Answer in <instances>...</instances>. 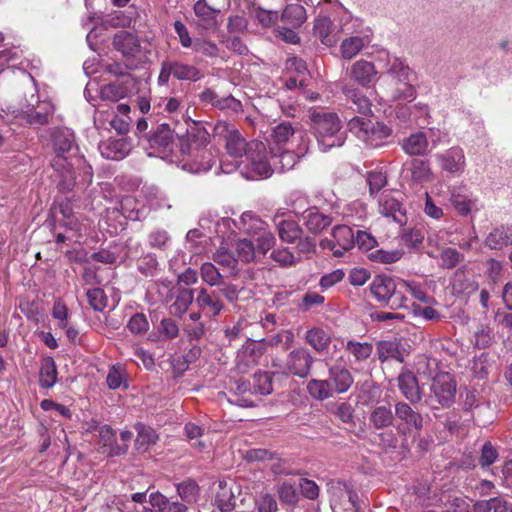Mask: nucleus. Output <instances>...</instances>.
<instances>
[{
    "mask_svg": "<svg viewBox=\"0 0 512 512\" xmlns=\"http://www.w3.org/2000/svg\"><path fill=\"white\" fill-rule=\"evenodd\" d=\"M352 81L363 88H371L379 79V72L374 63L360 59L355 61L349 70Z\"/></svg>",
    "mask_w": 512,
    "mask_h": 512,
    "instance_id": "a211bd4d",
    "label": "nucleus"
},
{
    "mask_svg": "<svg viewBox=\"0 0 512 512\" xmlns=\"http://www.w3.org/2000/svg\"><path fill=\"white\" fill-rule=\"evenodd\" d=\"M114 47L126 56H135L140 49L138 38L127 31H120L113 39Z\"/></svg>",
    "mask_w": 512,
    "mask_h": 512,
    "instance_id": "c85d7f7f",
    "label": "nucleus"
},
{
    "mask_svg": "<svg viewBox=\"0 0 512 512\" xmlns=\"http://www.w3.org/2000/svg\"><path fill=\"white\" fill-rule=\"evenodd\" d=\"M170 76L182 81H197L201 78L199 69L193 65L180 61H163L158 76L160 85H166Z\"/></svg>",
    "mask_w": 512,
    "mask_h": 512,
    "instance_id": "9b49d317",
    "label": "nucleus"
},
{
    "mask_svg": "<svg viewBox=\"0 0 512 512\" xmlns=\"http://www.w3.org/2000/svg\"><path fill=\"white\" fill-rule=\"evenodd\" d=\"M194 13L198 24L205 29L216 27L218 25V17L221 15L220 11L208 4L206 5L201 0L194 4Z\"/></svg>",
    "mask_w": 512,
    "mask_h": 512,
    "instance_id": "cd10ccee",
    "label": "nucleus"
},
{
    "mask_svg": "<svg viewBox=\"0 0 512 512\" xmlns=\"http://www.w3.org/2000/svg\"><path fill=\"white\" fill-rule=\"evenodd\" d=\"M170 242V236L164 229H155L148 235V243L150 247L164 250Z\"/></svg>",
    "mask_w": 512,
    "mask_h": 512,
    "instance_id": "bf43d9fd",
    "label": "nucleus"
},
{
    "mask_svg": "<svg viewBox=\"0 0 512 512\" xmlns=\"http://www.w3.org/2000/svg\"><path fill=\"white\" fill-rule=\"evenodd\" d=\"M311 120L320 149L323 152L344 144L345 135L341 132V121L335 113H312Z\"/></svg>",
    "mask_w": 512,
    "mask_h": 512,
    "instance_id": "0eeeda50",
    "label": "nucleus"
},
{
    "mask_svg": "<svg viewBox=\"0 0 512 512\" xmlns=\"http://www.w3.org/2000/svg\"><path fill=\"white\" fill-rule=\"evenodd\" d=\"M449 202L455 212L463 217L479 211L477 198L467 190L466 186L449 187Z\"/></svg>",
    "mask_w": 512,
    "mask_h": 512,
    "instance_id": "dca6fc26",
    "label": "nucleus"
},
{
    "mask_svg": "<svg viewBox=\"0 0 512 512\" xmlns=\"http://www.w3.org/2000/svg\"><path fill=\"white\" fill-rule=\"evenodd\" d=\"M355 245V234L353 230L346 225H339L333 228L332 238L323 239L320 242L322 249L332 251L335 257H341L346 251L352 249Z\"/></svg>",
    "mask_w": 512,
    "mask_h": 512,
    "instance_id": "ddd939ff",
    "label": "nucleus"
},
{
    "mask_svg": "<svg viewBox=\"0 0 512 512\" xmlns=\"http://www.w3.org/2000/svg\"><path fill=\"white\" fill-rule=\"evenodd\" d=\"M314 359L310 352L303 347L293 349L289 352L284 369L288 374L305 378L309 375Z\"/></svg>",
    "mask_w": 512,
    "mask_h": 512,
    "instance_id": "2eb2a0df",
    "label": "nucleus"
},
{
    "mask_svg": "<svg viewBox=\"0 0 512 512\" xmlns=\"http://www.w3.org/2000/svg\"><path fill=\"white\" fill-rule=\"evenodd\" d=\"M209 142L210 134L203 126L197 124L188 130L186 135L179 137L180 167L192 174L209 171L214 163L212 152L206 149Z\"/></svg>",
    "mask_w": 512,
    "mask_h": 512,
    "instance_id": "f257e3e1",
    "label": "nucleus"
},
{
    "mask_svg": "<svg viewBox=\"0 0 512 512\" xmlns=\"http://www.w3.org/2000/svg\"><path fill=\"white\" fill-rule=\"evenodd\" d=\"M354 383L351 372L339 365H331L328 369L327 379H311L307 382L309 395L318 401H323L334 396L347 392Z\"/></svg>",
    "mask_w": 512,
    "mask_h": 512,
    "instance_id": "20e7f679",
    "label": "nucleus"
},
{
    "mask_svg": "<svg viewBox=\"0 0 512 512\" xmlns=\"http://www.w3.org/2000/svg\"><path fill=\"white\" fill-rule=\"evenodd\" d=\"M309 139L307 134L291 122H281L275 126L270 135L268 146L270 153L281 154L286 151L297 153V160L308 151Z\"/></svg>",
    "mask_w": 512,
    "mask_h": 512,
    "instance_id": "423d86ee",
    "label": "nucleus"
},
{
    "mask_svg": "<svg viewBox=\"0 0 512 512\" xmlns=\"http://www.w3.org/2000/svg\"><path fill=\"white\" fill-rule=\"evenodd\" d=\"M99 442L104 448H107L109 455H121L127 450V445L117 446L114 445L115 432L107 425H103L98 429Z\"/></svg>",
    "mask_w": 512,
    "mask_h": 512,
    "instance_id": "ea45409f",
    "label": "nucleus"
},
{
    "mask_svg": "<svg viewBox=\"0 0 512 512\" xmlns=\"http://www.w3.org/2000/svg\"><path fill=\"white\" fill-rule=\"evenodd\" d=\"M431 395L443 407H449L455 400L456 383L448 372H439L431 384Z\"/></svg>",
    "mask_w": 512,
    "mask_h": 512,
    "instance_id": "4468645a",
    "label": "nucleus"
},
{
    "mask_svg": "<svg viewBox=\"0 0 512 512\" xmlns=\"http://www.w3.org/2000/svg\"><path fill=\"white\" fill-rule=\"evenodd\" d=\"M378 358L381 362L394 359L398 362H403V353L399 349L396 341H381L377 345Z\"/></svg>",
    "mask_w": 512,
    "mask_h": 512,
    "instance_id": "79ce46f5",
    "label": "nucleus"
},
{
    "mask_svg": "<svg viewBox=\"0 0 512 512\" xmlns=\"http://www.w3.org/2000/svg\"><path fill=\"white\" fill-rule=\"evenodd\" d=\"M192 48L195 52L202 53L209 57L217 56L219 52V49L214 42L201 38L194 40Z\"/></svg>",
    "mask_w": 512,
    "mask_h": 512,
    "instance_id": "338daca9",
    "label": "nucleus"
},
{
    "mask_svg": "<svg viewBox=\"0 0 512 512\" xmlns=\"http://www.w3.org/2000/svg\"><path fill=\"white\" fill-rule=\"evenodd\" d=\"M485 244L490 249L499 250L512 244V226L495 228L486 237Z\"/></svg>",
    "mask_w": 512,
    "mask_h": 512,
    "instance_id": "2f4dec72",
    "label": "nucleus"
},
{
    "mask_svg": "<svg viewBox=\"0 0 512 512\" xmlns=\"http://www.w3.org/2000/svg\"><path fill=\"white\" fill-rule=\"evenodd\" d=\"M210 96V100L212 101V104L221 109V110H229L234 113H238L242 111V104L239 100L232 96L227 97H218L214 95L213 93H208Z\"/></svg>",
    "mask_w": 512,
    "mask_h": 512,
    "instance_id": "603ef678",
    "label": "nucleus"
},
{
    "mask_svg": "<svg viewBox=\"0 0 512 512\" xmlns=\"http://www.w3.org/2000/svg\"><path fill=\"white\" fill-rule=\"evenodd\" d=\"M278 496L281 502L288 505H295L299 499L296 487L290 482H283L279 486Z\"/></svg>",
    "mask_w": 512,
    "mask_h": 512,
    "instance_id": "680f3d73",
    "label": "nucleus"
},
{
    "mask_svg": "<svg viewBox=\"0 0 512 512\" xmlns=\"http://www.w3.org/2000/svg\"><path fill=\"white\" fill-rule=\"evenodd\" d=\"M129 93L128 81L110 83L102 86L100 89L101 99L111 102H118L127 97Z\"/></svg>",
    "mask_w": 512,
    "mask_h": 512,
    "instance_id": "4c0bfd02",
    "label": "nucleus"
},
{
    "mask_svg": "<svg viewBox=\"0 0 512 512\" xmlns=\"http://www.w3.org/2000/svg\"><path fill=\"white\" fill-rule=\"evenodd\" d=\"M132 144L127 138L108 139L99 145L101 155L111 160H121L131 151Z\"/></svg>",
    "mask_w": 512,
    "mask_h": 512,
    "instance_id": "4be33fe9",
    "label": "nucleus"
},
{
    "mask_svg": "<svg viewBox=\"0 0 512 512\" xmlns=\"http://www.w3.org/2000/svg\"><path fill=\"white\" fill-rule=\"evenodd\" d=\"M214 503L222 512L233 510L235 506V496L232 491V483L226 480H219L217 482Z\"/></svg>",
    "mask_w": 512,
    "mask_h": 512,
    "instance_id": "393cba45",
    "label": "nucleus"
},
{
    "mask_svg": "<svg viewBox=\"0 0 512 512\" xmlns=\"http://www.w3.org/2000/svg\"><path fill=\"white\" fill-rule=\"evenodd\" d=\"M349 130L366 146L380 147L392 134V129L382 122L354 117L348 122Z\"/></svg>",
    "mask_w": 512,
    "mask_h": 512,
    "instance_id": "6e6552de",
    "label": "nucleus"
},
{
    "mask_svg": "<svg viewBox=\"0 0 512 512\" xmlns=\"http://www.w3.org/2000/svg\"><path fill=\"white\" fill-rule=\"evenodd\" d=\"M260 357V349H258L254 343L248 344L247 346L239 350L237 354V369L240 372L245 373L249 367L258 364Z\"/></svg>",
    "mask_w": 512,
    "mask_h": 512,
    "instance_id": "473e14b6",
    "label": "nucleus"
},
{
    "mask_svg": "<svg viewBox=\"0 0 512 512\" xmlns=\"http://www.w3.org/2000/svg\"><path fill=\"white\" fill-rule=\"evenodd\" d=\"M280 19L292 28L300 27L307 19V13L300 0H285Z\"/></svg>",
    "mask_w": 512,
    "mask_h": 512,
    "instance_id": "412c9836",
    "label": "nucleus"
},
{
    "mask_svg": "<svg viewBox=\"0 0 512 512\" xmlns=\"http://www.w3.org/2000/svg\"><path fill=\"white\" fill-rule=\"evenodd\" d=\"M333 23L327 16L319 15L314 22V35L326 46H333L336 39L331 35Z\"/></svg>",
    "mask_w": 512,
    "mask_h": 512,
    "instance_id": "58836bf2",
    "label": "nucleus"
},
{
    "mask_svg": "<svg viewBox=\"0 0 512 512\" xmlns=\"http://www.w3.org/2000/svg\"><path fill=\"white\" fill-rule=\"evenodd\" d=\"M494 336L489 326L481 325L474 334V344L478 348L489 347L493 342Z\"/></svg>",
    "mask_w": 512,
    "mask_h": 512,
    "instance_id": "0e129e2a",
    "label": "nucleus"
},
{
    "mask_svg": "<svg viewBox=\"0 0 512 512\" xmlns=\"http://www.w3.org/2000/svg\"><path fill=\"white\" fill-rule=\"evenodd\" d=\"M89 305L95 311H103L107 306V298L100 288L89 289L86 293Z\"/></svg>",
    "mask_w": 512,
    "mask_h": 512,
    "instance_id": "052dcab7",
    "label": "nucleus"
},
{
    "mask_svg": "<svg viewBox=\"0 0 512 512\" xmlns=\"http://www.w3.org/2000/svg\"><path fill=\"white\" fill-rule=\"evenodd\" d=\"M378 210L382 216L392 218L393 221L400 225L406 223L405 209L392 192L384 191L381 193L378 200Z\"/></svg>",
    "mask_w": 512,
    "mask_h": 512,
    "instance_id": "aec40b11",
    "label": "nucleus"
},
{
    "mask_svg": "<svg viewBox=\"0 0 512 512\" xmlns=\"http://www.w3.org/2000/svg\"><path fill=\"white\" fill-rule=\"evenodd\" d=\"M369 35L350 36L345 38L340 44V53L342 58L351 60L356 57L362 49L369 44Z\"/></svg>",
    "mask_w": 512,
    "mask_h": 512,
    "instance_id": "c756f323",
    "label": "nucleus"
},
{
    "mask_svg": "<svg viewBox=\"0 0 512 512\" xmlns=\"http://www.w3.org/2000/svg\"><path fill=\"white\" fill-rule=\"evenodd\" d=\"M342 92L346 100L352 104L351 108L355 112L363 115H368L372 112L371 101L362 90L353 85L345 84L342 86Z\"/></svg>",
    "mask_w": 512,
    "mask_h": 512,
    "instance_id": "5701e85b",
    "label": "nucleus"
},
{
    "mask_svg": "<svg viewBox=\"0 0 512 512\" xmlns=\"http://www.w3.org/2000/svg\"><path fill=\"white\" fill-rule=\"evenodd\" d=\"M270 257L283 267L292 266L296 263V258L287 248L275 249Z\"/></svg>",
    "mask_w": 512,
    "mask_h": 512,
    "instance_id": "774afa93",
    "label": "nucleus"
},
{
    "mask_svg": "<svg viewBox=\"0 0 512 512\" xmlns=\"http://www.w3.org/2000/svg\"><path fill=\"white\" fill-rule=\"evenodd\" d=\"M432 170L426 160L414 159L411 162V176L416 182H427L432 179Z\"/></svg>",
    "mask_w": 512,
    "mask_h": 512,
    "instance_id": "8fccbe9b",
    "label": "nucleus"
},
{
    "mask_svg": "<svg viewBox=\"0 0 512 512\" xmlns=\"http://www.w3.org/2000/svg\"><path fill=\"white\" fill-rule=\"evenodd\" d=\"M107 385L110 389H119L121 386L127 388V371L124 366L120 364L113 365L107 374Z\"/></svg>",
    "mask_w": 512,
    "mask_h": 512,
    "instance_id": "37998d69",
    "label": "nucleus"
},
{
    "mask_svg": "<svg viewBox=\"0 0 512 512\" xmlns=\"http://www.w3.org/2000/svg\"><path fill=\"white\" fill-rule=\"evenodd\" d=\"M127 328L133 334H145L149 330V322L144 314H134L127 323Z\"/></svg>",
    "mask_w": 512,
    "mask_h": 512,
    "instance_id": "e2e57ef3",
    "label": "nucleus"
},
{
    "mask_svg": "<svg viewBox=\"0 0 512 512\" xmlns=\"http://www.w3.org/2000/svg\"><path fill=\"white\" fill-rule=\"evenodd\" d=\"M235 254L238 261L250 263L257 257L256 248L251 240L240 239L235 244Z\"/></svg>",
    "mask_w": 512,
    "mask_h": 512,
    "instance_id": "a18cd8bd",
    "label": "nucleus"
},
{
    "mask_svg": "<svg viewBox=\"0 0 512 512\" xmlns=\"http://www.w3.org/2000/svg\"><path fill=\"white\" fill-rule=\"evenodd\" d=\"M57 380V368L54 360L48 358L42 364L39 374V382L43 388H51Z\"/></svg>",
    "mask_w": 512,
    "mask_h": 512,
    "instance_id": "c03bdc74",
    "label": "nucleus"
},
{
    "mask_svg": "<svg viewBox=\"0 0 512 512\" xmlns=\"http://www.w3.org/2000/svg\"><path fill=\"white\" fill-rule=\"evenodd\" d=\"M398 387L403 396L411 403H417L421 400L417 378L411 371L404 370L399 374Z\"/></svg>",
    "mask_w": 512,
    "mask_h": 512,
    "instance_id": "b1692460",
    "label": "nucleus"
},
{
    "mask_svg": "<svg viewBox=\"0 0 512 512\" xmlns=\"http://www.w3.org/2000/svg\"><path fill=\"white\" fill-rule=\"evenodd\" d=\"M331 508L333 512H358V496L353 489L345 482L330 484Z\"/></svg>",
    "mask_w": 512,
    "mask_h": 512,
    "instance_id": "9d476101",
    "label": "nucleus"
},
{
    "mask_svg": "<svg viewBox=\"0 0 512 512\" xmlns=\"http://www.w3.org/2000/svg\"><path fill=\"white\" fill-rule=\"evenodd\" d=\"M394 415L389 407H376L371 415L370 421L376 429H382L392 424Z\"/></svg>",
    "mask_w": 512,
    "mask_h": 512,
    "instance_id": "de8ad7c7",
    "label": "nucleus"
},
{
    "mask_svg": "<svg viewBox=\"0 0 512 512\" xmlns=\"http://www.w3.org/2000/svg\"><path fill=\"white\" fill-rule=\"evenodd\" d=\"M201 278L210 286H216L221 283L222 276L218 269L210 262H205L200 268Z\"/></svg>",
    "mask_w": 512,
    "mask_h": 512,
    "instance_id": "13d9d810",
    "label": "nucleus"
},
{
    "mask_svg": "<svg viewBox=\"0 0 512 512\" xmlns=\"http://www.w3.org/2000/svg\"><path fill=\"white\" fill-rule=\"evenodd\" d=\"M371 293L380 302L389 303L392 301V307H403L406 300L404 296H399L398 282L388 276H377L374 278L371 287Z\"/></svg>",
    "mask_w": 512,
    "mask_h": 512,
    "instance_id": "f8f14e48",
    "label": "nucleus"
},
{
    "mask_svg": "<svg viewBox=\"0 0 512 512\" xmlns=\"http://www.w3.org/2000/svg\"><path fill=\"white\" fill-rule=\"evenodd\" d=\"M55 158L53 168L59 172L62 180L59 185L63 190H71L75 184L73 164L68 161V154L74 148V134L69 129H57L52 133Z\"/></svg>",
    "mask_w": 512,
    "mask_h": 512,
    "instance_id": "39448f33",
    "label": "nucleus"
},
{
    "mask_svg": "<svg viewBox=\"0 0 512 512\" xmlns=\"http://www.w3.org/2000/svg\"><path fill=\"white\" fill-rule=\"evenodd\" d=\"M137 431L136 446L139 450L146 451L150 445L155 444L158 440V435L151 427L138 425Z\"/></svg>",
    "mask_w": 512,
    "mask_h": 512,
    "instance_id": "3c124183",
    "label": "nucleus"
},
{
    "mask_svg": "<svg viewBox=\"0 0 512 512\" xmlns=\"http://www.w3.org/2000/svg\"><path fill=\"white\" fill-rule=\"evenodd\" d=\"M376 61L389 65L385 73L392 78L396 85L391 93V98L393 100L412 101L416 96V90L412 85L414 72L408 64L403 59L392 56L386 50L377 53Z\"/></svg>",
    "mask_w": 512,
    "mask_h": 512,
    "instance_id": "7ed1b4c3",
    "label": "nucleus"
},
{
    "mask_svg": "<svg viewBox=\"0 0 512 512\" xmlns=\"http://www.w3.org/2000/svg\"><path fill=\"white\" fill-rule=\"evenodd\" d=\"M297 153L284 151L281 154L270 153V148L260 141H253L249 145L246 156L247 165L245 177L247 179L268 178L277 171L289 170L297 162Z\"/></svg>",
    "mask_w": 512,
    "mask_h": 512,
    "instance_id": "f03ea898",
    "label": "nucleus"
},
{
    "mask_svg": "<svg viewBox=\"0 0 512 512\" xmlns=\"http://www.w3.org/2000/svg\"><path fill=\"white\" fill-rule=\"evenodd\" d=\"M194 299V293L192 289H182L176 296L174 303L171 305V313L174 315L184 314Z\"/></svg>",
    "mask_w": 512,
    "mask_h": 512,
    "instance_id": "09e8293b",
    "label": "nucleus"
},
{
    "mask_svg": "<svg viewBox=\"0 0 512 512\" xmlns=\"http://www.w3.org/2000/svg\"><path fill=\"white\" fill-rule=\"evenodd\" d=\"M403 252L401 250H383L377 249L371 251L369 254V259L382 264H392L401 259Z\"/></svg>",
    "mask_w": 512,
    "mask_h": 512,
    "instance_id": "864d4df0",
    "label": "nucleus"
},
{
    "mask_svg": "<svg viewBox=\"0 0 512 512\" xmlns=\"http://www.w3.org/2000/svg\"><path fill=\"white\" fill-rule=\"evenodd\" d=\"M396 417L404 422L407 427L421 430L423 426V418L420 413L414 411L407 403L398 402L395 405Z\"/></svg>",
    "mask_w": 512,
    "mask_h": 512,
    "instance_id": "7c9ffc66",
    "label": "nucleus"
},
{
    "mask_svg": "<svg viewBox=\"0 0 512 512\" xmlns=\"http://www.w3.org/2000/svg\"><path fill=\"white\" fill-rule=\"evenodd\" d=\"M398 293L399 296H403V293H409L421 303L431 304L434 302V299L427 294L425 285L415 280L400 279L398 281Z\"/></svg>",
    "mask_w": 512,
    "mask_h": 512,
    "instance_id": "bb28decb",
    "label": "nucleus"
},
{
    "mask_svg": "<svg viewBox=\"0 0 512 512\" xmlns=\"http://www.w3.org/2000/svg\"><path fill=\"white\" fill-rule=\"evenodd\" d=\"M196 304L205 315L215 317L220 314L223 304L215 293H210L206 288H201L196 297Z\"/></svg>",
    "mask_w": 512,
    "mask_h": 512,
    "instance_id": "a878e982",
    "label": "nucleus"
},
{
    "mask_svg": "<svg viewBox=\"0 0 512 512\" xmlns=\"http://www.w3.org/2000/svg\"><path fill=\"white\" fill-rule=\"evenodd\" d=\"M177 493L180 496V498L188 503H195L200 494V488L198 484L193 480H186L182 483L177 484Z\"/></svg>",
    "mask_w": 512,
    "mask_h": 512,
    "instance_id": "49530a36",
    "label": "nucleus"
},
{
    "mask_svg": "<svg viewBox=\"0 0 512 512\" xmlns=\"http://www.w3.org/2000/svg\"><path fill=\"white\" fill-rule=\"evenodd\" d=\"M305 340L317 353L324 354L328 350L331 336L323 329L314 327L306 332Z\"/></svg>",
    "mask_w": 512,
    "mask_h": 512,
    "instance_id": "f704fd0d",
    "label": "nucleus"
},
{
    "mask_svg": "<svg viewBox=\"0 0 512 512\" xmlns=\"http://www.w3.org/2000/svg\"><path fill=\"white\" fill-rule=\"evenodd\" d=\"M367 183L369 185V193L373 196L387 184V177L381 171H371L367 175Z\"/></svg>",
    "mask_w": 512,
    "mask_h": 512,
    "instance_id": "69168bd1",
    "label": "nucleus"
},
{
    "mask_svg": "<svg viewBox=\"0 0 512 512\" xmlns=\"http://www.w3.org/2000/svg\"><path fill=\"white\" fill-rule=\"evenodd\" d=\"M214 137L224 143L228 155L233 158L247 156L249 145L238 128L226 121H218L213 129Z\"/></svg>",
    "mask_w": 512,
    "mask_h": 512,
    "instance_id": "1a4fd4ad",
    "label": "nucleus"
},
{
    "mask_svg": "<svg viewBox=\"0 0 512 512\" xmlns=\"http://www.w3.org/2000/svg\"><path fill=\"white\" fill-rule=\"evenodd\" d=\"M253 390L261 395H268L272 392V378L267 372L254 374Z\"/></svg>",
    "mask_w": 512,
    "mask_h": 512,
    "instance_id": "4d7b16f0",
    "label": "nucleus"
},
{
    "mask_svg": "<svg viewBox=\"0 0 512 512\" xmlns=\"http://www.w3.org/2000/svg\"><path fill=\"white\" fill-rule=\"evenodd\" d=\"M428 140L423 132L411 134L402 142V149L411 156L424 155L428 152Z\"/></svg>",
    "mask_w": 512,
    "mask_h": 512,
    "instance_id": "72a5a7b5",
    "label": "nucleus"
},
{
    "mask_svg": "<svg viewBox=\"0 0 512 512\" xmlns=\"http://www.w3.org/2000/svg\"><path fill=\"white\" fill-rule=\"evenodd\" d=\"M332 223V219L329 215L319 212L315 209L307 211L305 216V226L308 231L312 234H319Z\"/></svg>",
    "mask_w": 512,
    "mask_h": 512,
    "instance_id": "c9c22d12",
    "label": "nucleus"
},
{
    "mask_svg": "<svg viewBox=\"0 0 512 512\" xmlns=\"http://www.w3.org/2000/svg\"><path fill=\"white\" fill-rule=\"evenodd\" d=\"M279 238L287 243L300 239L302 228L293 220H280L276 224Z\"/></svg>",
    "mask_w": 512,
    "mask_h": 512,
    "instance_id": "a19ab883",
    "label": "nucleus"
},
{
    "mask_svg": "<svg viewBox=\"0 0 512 512\" xmlns=\"http://www.w3.org/2000/svg\"><path fill=\"white\" fill-rule=\"evenodd\" d=\"M436 160L441 169L451 175H461L466 167L465 154L460 147H451L437 154Z\"/></svg>",
    "mask_w": 512,
    "mask_h": 512,
    "instance_id": "6ab92c4d",
    "label": "nucleus"
},
{
    "mask_svg": "<svg viewBox=\"0 0 512 512\" xmlns=\"http://www.w3.org/2000/svg\"><path fill=\"white\" fill-rule=\"evenodd\" d=\"M345 351L353 357L354 363L367 361L373 353V345L369 342L348 340L345 344Z\"/></svg>",
    "mask_w": 512,
    "mask_h": 512,
    "instance_id": "e433bc0d",
    "label": "nucleus"
},
{
    "mask_svg": "<svg viewBox=\"0 0 512 512\" xmlns=\"http://www.w3.org/2000/svg\"><path fill=\"white\" fill-rule=\"evenodd\" d=\"M213 260L223 269L234 271L237 264V258L234 253L229 252L226 248L220 247L213 255Z\"/></svg>",
    "mask_w": 512,
    "mask_h": 512,
    "instance_id": "6e6d98bb",
    "label": "nucleus"
},
{
    "mask_svg": "<svg viewBox=\"0 0 512 512\" xmlns=\"http://www.w3.org/2000/svg\"><path fill=\"white\" fill-rule=\"evenodd\" d=\"M53 111V106L50 103L43 102L38 106V110H33L28 113V121L30 124H46Z\"/></svg>",
    "mask_w": 512,
    "mask_h": 512,
    "instance_id": "5fc2aeb1",
    "label": "nucleus"
},
{
    "mask_svg": "<svg viewBox=\"0 0 512 512\" xmlns=\"http://www.w3.org/2000/svg\"><path fill=\"white\" fill-rule=\"evenodd\" d=\"M285 0H254L253 9L259 23L268 27L280 19Z\"/></svg>",
    "mask_w": 512,
    "mask_h": 512,
    "instance_id": "f3484780",
    "label": "nucleus"
}]
</instances>
